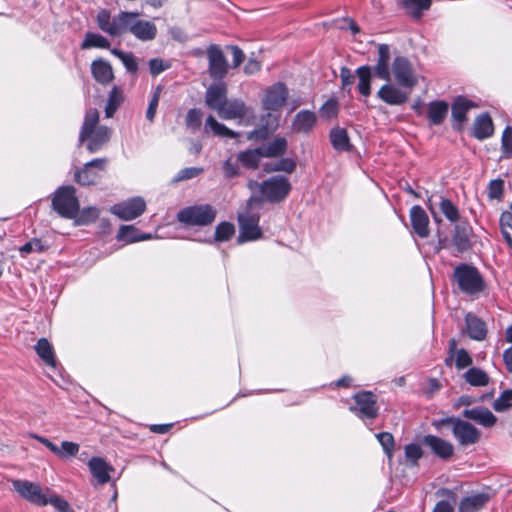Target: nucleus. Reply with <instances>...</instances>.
Segmentation results:
<instances>
[{"label": "nucleus", "instance_id": "f257e3e1", "mask_svg": "<svg viewBox=\"0 0 512 512\" xmlns=\"http://www.w3.org/2000/svg\"><path fill=\"white\" fill-rule=\"evenodd\" d=\"M139 12L122 11L114 17L107 9H101L96 16L98 28L111 37L130 32L141 41H151L157 35V27L151 21L138 19Z\"/></svg>", "mask_w": 512, "mask_h": 512}, {"label": "nucleus", "instance_id": "f03ea898", "mask_svg": "<svg viewBox=\"0 0 512 512\" xmlns=\"http://www.w3.org/2000/svg\"><path fill=\"white\" fill-rule=\"evenodd\" d=\"M98 122V110L95 108L88 109L79 134V142L87 141L86 147L90 153L99 151L111 138V129L107 126L98 125Z\"/></svg>", "mask_w": 512, "mask_h": 512}, {"label": "nucleus", "instance_id": "7ed1b4c3", "mask_svg": "<svg viewBox=\"0 0 512 512\" xmlns=\"http://www.w3.org/2000/svg\"><path fill=\"white\" fill-rule=\"evenodd\" d=\"M216 214V209L209 204L193 205L181 209L177 219L188 226H207L215 221Z\"/></svg>", "mask_w": 512, "mask_h": 512}, {"label": "nucleus", "instance_id": "20e7f679", "mask_svg": "<svg viewBox=\"0 0 512 512\" xmlns=\"http://www.w3.org/2000/svg\"><path fill=\"white\" fill-rule=\"evenodd\" d=\"M53 209L62 217L74 219L79 211V201L73 186L58 188L52 198Z\"/></svg>", "mask_w": 512, "mask_h": 512}, {"label": "nucleus", "instance_id": "39448f33", "mask_svg": "<svg viewBox=\"0 0 512 512\" xmlns=\"http://www.w3.org/2000/svg\"><path fill=\"white\" fill-rule=\"evenodd\" d=\"M253 203L254 200L250 199L246 209L238 214L240 228L238 243L240 244L247 241H254L262 237V230L259 226V213L251 210Z\"/></svg>", "mask_w": 512, "mask_h": 512}, {"label": "nucleus", "instance_id": "423d86ee", "mask_svg": "<svg viewBox=\"0 0 512 512\" xmlns=\"http://www.w3.org/2000/svg\"><path fill=\"white\" fill-rule=\"evenodd\" d=\"M454 278L459 289L471 296L479 294L485 287L484 280L478 270L467 264H461L455 268Z\"/></svg>", "mask_w": 512, "mask_h": 512}, {"label": "nucleus", "instance_id": "0eeeda50", "mask_svg": "<svg viewBox=\"0 0 512 512\" xmlns=\"http://www.w3.org/2000/svg\"><path fill=\"white\" fill-rule=\"evenodd\" d=\"M391 75L403 89L411 91L418 84V76L413 65L404 56L394 58L391 66Z\"/></svg>", "mask_w": 512, "mask_h": 512}, {"label": "nucleus", "instance_id": "6e6552de", "mask_svg": "<svg viewBox=\"0 0 512 512\" xmlns=\"http://www.w3.org/2000/svg\"><path fill=\"white\" fill-rule=\"evenodd\" d=\"M291 185L284 176H273L262 182L260 193L269 202H280L290 192Z\"/></svg>", "mask_w": 512, "mask_h": 512}, {"label": "nucleus", "instance_id": "1a4fd4ad", "mask_svg": "<svg viewBox=\"0 0 512 512\" xmlns=\"http://www.w3.org/2000/svg\"><path fill=\"white\" fill-rule=\"evenodd\" d=\"M107 162L106 158H96L87 162L81 169L75 171V181L82 186L97 184L101 179V173L105 171Z\"/></svg>", "mask_w": 512, "mask_h": 512}, {"label": "nucleus", "instance_id": "9d476101", "mask_svg": "<svg viewBox=\"0 0 512 512\" xmlns=\"http://www.w3.org/2000/svg\"><path fill=\"white\" fill-rule=\"evenodd\" d=\"M218 116L224 120H235L245 121L248 124L250 121L255 119L254 110L252 107L247 106L241 99H230L227 100L225 105L219 111Z\"/></svg>", "mask_w": 512, "mask_h": 512}, {"label": "nucleus", "instance_id": "9b49d317", "mask_svg": "<svg viewBox=\"0 0 512 512\" xmlns=\"http://www.w3.org/2000/svg\"><path fill=\"white\" fill-rule=\"evenodd\" d=\"M355 405L350 406V411L360 419H375L378 415L377 401L373 393L363 391L353 396Z\"/></svg>", "mask_w": 512, "mask_h": 512}, {"label": "nucleus", "instance_id": "f8f14e48", "mask_svg": "<svg viewBox=\"0 0 512 512\" xmlns=\"http://www.w3.org/2000/svg\"><path fill=\"white\" fill-rule=\"evenodd\" d=\"M145 209V200L142 197H133L113 205L110 212L124 221H130L141 216Z\"/></svg>", "mask_w": 512, "mask_h": 512}, {"label": "nucleus", "instance_id": "ddd939ff", "mask_svg": "<svg viewBox=\"0 0 512 512\" xmlns=\"http://www.w3.org/2000/svg\"><path fill=\"white\" fill-rule=\"evenodd\" d=\"M12 485L15 491L25 500L38 506L48 504V497L42 492L38 484L27 480H13Z\"/></svg>", "mask_w": 512, "mask_h": 512}, {"label": "nucleus", "instance_id": "4468645a", "mask_svg": "<svg viewBox=\"0 0 512 512\" xmlns=\"http://www.w3.org/2000/svg\"><path fill=\"white\" fill-rule=\"evenodd\" d=\"M452 434L461 446L474 445L481 436V432L474 425L460 418L456 421Z\"/></svg>", "mask_w": 512, "mask_h": 512}, {"label": "nucleus", "instance_id": "2eb2a0df", "mask_svg": "<svg viewBox=\"0 0 512 512\" xmlns=\"http://www.w3.org/2000/svg\"><path fill=\"white\" fill-rule=\"evenodd\" d=\"M207 57L211 78L223 79L228 71V63L222 50L217 45H211L207 50Z\"/></svg>", "mask_w": 512, "mask_h": 512}, {"label": "nucleus", "instance_id": "dca6fc26", "mask_svg": "<svg viewBox=\"0 0 512 512\" xmlns=\"http://www.w3.org/2000/svg\"><path fill=\"white\" fill-rule=\"evenodd\" d=\"M288 90L283 83H277L267 89L263 99V108L268 111H278L285 104Z\"/></svg>", "mask_w": 512, "mask_h": 512}, {"label": "nucleus", "instance_id": "f3484780", "mask_svg": "<svg viewBox=\"0 0 512 512\" xmlns=\"http://www.w3.org/2000/svg\"><path fill=\"white\" fill-rule=\"evenodd\" d=\"M227 86L225 83H214L210 85L205 93V103L206 105L219 113L222 107L227 102Z\"/></svg>", "mask_w": 512, "mask_h": 512}, {"label": "nucleus", "instance_id": "a211bd4d", "mask_svg": "<svg viewBox=\"0 0 512 512\" xmlns=\"http://www.w3.org/2000/svg\"><path fill=\"white\" fill-rule=\"evenodd\" d=\"M410 92L388 82L378 90L377 97L389 105H402L408 100Z\"/></svg>", "mask_w": 512, "mask_h": 512}, {"label": "nucleus", "instance_id": "6ab92c4d", "mask_svg": "<svg viewBox=\"0 0 512 512\" xmlns=\"http://www.w3.org/2000/svg\"><path fill=\"white\" fill-rule=\"evenodd\" d=\"M88 468L99 485L108 483L111 480L110 473L115 470L114 467L102 457H92L88 461Z\"/></svg>", "mask_w": 512, "mask_h": 512}, {"label": "nucleus", "instance_id": "aec40b11", "mask_svg": "<svg viewBox=\"0 0 512 512\" xmlns=\"http://www.w3.org/2000/svg\"><path fill=\"white\" fill-rule=\"evenodd\" d=\"M423 444L441 459L450 458L454 452L452 443L435 435H426L423 438Z\"/></svg>", "mask_w": 512, "mask_h": 512}, {"label": "nucleus", "instance_id": "412c9836", "mask_svg": "<svg viewBox=\"0 0 512 512\" xmlns=\"http://www.w3.org/2000/svg\"><path fill=\"white\" fill-rule=\"evenodd\" d=\"M411 225L414 232L421 238H426L429 235V218L425 210L415 205L410 210Z\"/></svg>", "mask_w": 512, "mask_h": 512}, {"label": "nucleus", "instance_id": "4be33fe9", "mask_svg": "<svg viewBox=\"0 0 512 512\" xmlns=\"http://www.w3.org/2000/svg\"><path fill=\"white\" fill-rule=\"evenodd\" d=\"M317 123L316 114L310 110L299 111L292 122V130L296 133L309 134Z\"/></svg>", "mask_w": 512, "mask_h": 512}, {"label": "nucleus", "instance_id": "5701e85b", "mask_svg": "<svg viewBox=\"0 0 512 512\" xmlns=\"http://www.w3.org/2000/svg\"><path fill=\"white\" fill-rule=\"evenodd\" d=\"M91 73L95 81L101 85H108L114 79L112 66L102 58L96 59L91 63Z\"/></svg>", "mask_w": 512, "mask_h": 512}, {"label": "nucleus", "instance_id": "b1692460", "mask_svg": "<svg viewBox=\"0 0 512 512\" xmlns=\"http://www.w3.org/2000/svg\"><path fill=\"white\" fill-rule=\"evenodd\" d=\"M463 416L483 427H492L497 422L496 416L486 407L479 406L463 411Z\"/></svg>", "mask_w": 512, "mask_h": 512}, {"label": "nucleus", "instance_id": "393cba45", "mask_svg": "<svg viewBox=\"0 0 512 512\" xmlns=\"http://www.w3.org/2000/svg\"><path fill=\"white\" fill-rule=\"evenodd\" d=\"M477 106L478 105L474 101L467 99L466 97H456L451 107L453 120L459 124H462L467 119V112L472 108H476Z\"/></svg>", "mask_w": 512, "mask_h": 512}, {"label": "nucleus", "instance_id": "a878e982", "mask_svg": "<svg viewBox=\"0 0 512 512\" xmlns=\"http://www.w3.org/2000/svg\"><path fill=\"white\" fill-rule=\"evenodd\" d=\"M330 142L332 147L339 152H349L352 149L350 139L346 129L341 127H334L329 133Z\"/></svg>", "mask_w": 512, "mask_h": 512}, {"label": "nucleus", "instance_id": "bb28decb", "mask_svg": "<svg viewBox=\"0 0 512 512\" xmlns=\"http://www.w3.org/2000/svg\"><path fill=\"white\" fill-rule=\"evenodd\" d=\"M466 330L471 339L481 341L486 337L487 329L485 323L477 316L467 314L465 318Z\"/></svg>", "mask_w": 512, "mask_h": 512}, {"label": "nucleus", "instance_id": "cd10ccee", "mask_svg": "<svg viewBox=\"0 0 512 512\" xmlns=\"http://www.w3.org/2000/svg\"><path fill=\"white\" fill-rule=\"evenodd\" d=\"M494 128L491 117L487 113L479 115L474 122L473 135L483 140L493 134Z\"/></svg>", "mask_w": 512, "mask_h": 512}, {"label": "nucleus", "instance_id": "c85d7f7f", "mask_svg": "<svg viewBox=\"0 0 512 512\" xmlns=\"http://www.w3.org/2000/svg\"><path fill=\"white\" fill-rule=\"evenodd\" d=\"M488 495L484 493L465 497L459 504V512H478L488 502Z\"/></svg>", "mask_w": 512, "mask_h": 512}, {"label": "nucleus", "instance_id": "c756f323", "mask_svg": "<svg viewBox=\"0 0 512 512\" xmlns=\"http://www.w3.org/2000/svg\"><path fill=\"white\" fill-rule=\"evenodd\" d=\"M472 230L468 224L461 223L455 226L453 244L457 250L463 252L470 247V236Z\"/></svg>", "mask_w": 512, "mask_h": 512}, {"label": "nucleus", "instance_id": "7c9ffc66", "mask_svg": "<svg viewBox=\"0 0 512 512\" xmlns=\"http://www.w3.org/2000/svg\"><path fill=\"white\" fill-rule=\"evenodd\" d=\"M259 148L263 157H279L285 154L287 150V140L283 137H276L271 142H268Z\"/></svg>", "mask_w": 512, "mask_h": 512}, {"label": "nucleus", "instance_id": "2f4dec72", "mask_svg": "<svg viewBox=\"0 0 512 512\" xmlns=\"http://www.w3.org/2000/svg\"><path fill=\"white\" fill-rule=\"evenodd\" d=\"M448 103L445 101H432L428 105L427 116L433 125H440L447 116Z\"/></svg>", "mask_w": 512, "mask_h": 512}, {"label": "nucleus", "instance_id": "473e14b6", "mask_svg": "<svg viewBox=\"0 0 512 512\" xmlns=\"http://www.w3.org/2000/svg\"><path fill=\"white\" fill-rule=\"evenodd\" d=\"M356 76L358 78V91L364 97H368L371 94V79H372V68L368 65L360 66L356 69Z\"/></svg>", "mask_w": 512, "mask_h": 512}, {"label": "nucleus", "instance_id": "72a5a7b5", "mask_svg": "<svg viewBox=\"0 0 512 512\" xmlns=\"http://www.w3.org/2000/svg\"><path fill=\"white\" fill-rule=\"evenodd\" d=\"M35 351L38 354V356L48 365L51 367H55L56 360H55V354L54 349L50 342L46 338H41L37 341L35 345Z\"/></svg>", "mask_w": 512, "mask_h": 512}, {"label": "nucleus", "instance_id": "f704fd0d", "mask_svg": "<svg viewBox=\"0 0 512 512\" xmlns=\"http://www.w3.org/2000/svg\"><path fill=\"white\" fill-rule=\"evenodd\" d=\"M124 101V94L121 88L114 86L110 93L105 107V116L110 118Z\"/></svg>", "mask_w": 512, "mask_h": 512}, {"label": "nucleus", "instance_id": "c9c22d12", "mask_svg": "<svg viewBox=\"0 0 512 512\" xmlns=\"http://www.w3.org/2000/svg\"><path fill=\"white\" fill-rule=\"evenodd\" d=\"M206 128L211 129V131L220 137L225 138H237L240 136L238 132H235L228 128L226 125L218 122L212 115L208 116L205 123Z\"/></svg>", "mask_w": 512, "mask_h": 512}, {"label": "nucleus", "instance_id": "e433bc0d", "mask_svg": "<svg viewBox=\"0 0 512 512\" xmlns=\"http://www.w3.org/2000/svg\"><path fill=\"white\" fill-rule=\"evenodd\" d=\"M110 47L109 40L99 33L87 32L84 40L81 43V49L90 48H103L108 49Z\"/></svg>", "mask_w": 512, "mask_h": 512}, {"label": "nucleus", "instance_id": "4c0bfd02", "mask_svg": "<svg viewBox=\"0 0 512 512\" xmlns=\"http://www.w3.org/2000/svg\"><path fill=\"white\" fill-rule=\"evenodd\" d=\"M263 157L260 148L250 149L241 152L238 160L247 168L255 169L259 166L260 159Z\"/></svg>", "mask_w": 512, "mask_h": 512}, {"label": "nucleus", "instance_id": "58836bf2", "mask_svg": "<svg viewBox=\"0 0 512 512\" xmlns=\"http://www.w3.org/2000/svg\"><path fill=\"white\" fill-rule=\"evenodd\" d=\"M403 6L414 18H420L431 6V0H403Z\"/></svg>", "mask_w": 512, "mask_h": 512}, {"label": "nucleus", "instance_id": "ea45409f", "mask_svg": "<svg viewBox=\"0 0 512 512\" xmlns=\"http://www.w3.org/2000/svg\"><path fill=\"white\" fill-rule=\"evenodd\" d=\"M466 381L472 386H486L489 383L487 373L479 368L472 367L465 374Z\"/></svg>", "mask_w": 512, "mask_h": 512}, {"label": "nucleus", "instance_id": "a19ab883", "mask_svg": "<svg viewBox=\"0 0 512 512\" xmlns=\"http://www.w3.org/2000/svg\"><path fill=\"white\" fill-rule=\"evenodd\" d=\"M450 352L455 353V365L459 370L472 364V358L465 349H456V341L454 339L450 341Z\"/></svg>", "mask_w": 512, "mask_h": 512}, {"label": "nucleus", "instance_id": "79ce46f5", "mask_svg": "<svg viewBox=\"0 0 512 512\" xmlns=\"http://www.w3.org/2000/svg\"><path fill=\"white\" fill-rule=\"evenodd\" d=\"M499 222L501 234L507 245L512 249V213L508 211L503 212Z\"/></svg>", "mask_w": 512, "mask_h": 512}, {"label": "nucleus", "instance_id": "37998d69", "mask_svg": "<svg viewBox=\"0 0 512 512\" xmlns=\"http://www.w3.org/2000/svg\"><path fill=\"white\" fill-rule=\"evenodd\" d=\"M111 53L122 62L128 72L137 73L138 63L132 53H126L119 49H112Z\"/></svg>", "mask_w": 512, "mask_h": 512}, {"label": "nucleus", "instance_id": "c03bdc74", "mask_svg": "<svg viewBox=\"0 0 512 512\" xmlns=\"http://www.w3.org/2000/svg\"><path fill=\"white\" fill-rule=\"evenodd\" d=\"M100 211L96 207H88L84 208L81 211H78L76 215L75 223L77 225H88L94 222L99 217Z\"/></svg>", "mask_w": 512, "mask_h": 512}, {"label": "nucleus", "instance_id": "a18cd8bd", "mask_svg": "<svg viewBox=\"0 0 512 512\" xmlns=\"http://www.w3.org/2000/svg\"><path fill=\"white\" fill-rule=\"evenodd\" d=\"M117 239L126 243L139 241V230L133 225H122L117 233Z\"/></svg>", "mask_w": 512, "mask_h": 512}, {"label": "nucleus", "instance_id": "49530a36", "mask_svg": "<svg viewBox=\"0 0 512 512\" xmlns=\"http://www.w3.org/2000/svg\"><path fill=\"white\" fill-rule=\"evenodd\" d=\"M296 168V163L290 158H282L274 164H266L264 170L266 172L283 171L292 173Z\"/></svg>", "mask_w": 512, "mask_h": 512}, {"label": "nucleus", "instance_id": "de8ad7c7", "mask_svg": "<svg viewBox=\"0 0 512 512\" xmlns=\"http://www.w3.org/2000/svg\"><path fill=\"white\" fill-rule=\"evenodd\" d=\"M204 172L202 167H186L178 171V173L172 179L173 183H179L182 181L190 180L198 177Z\"/></svg>", "mask_w": 512, "mask_h": 512}, {"label": "nucleus", "instance_id": "09e8293b", "mask_svg": "<svg viewBox=\"0 0 512 512\" xmlns=\"http://www.w3.org/2000/svg\"><path fill=\"white\" fill-rule=\"evenodd\" d=\"M235 233L234 225L229 222H221L215 229V241H227Z\"/></svg>", "mask_w": 512, "mask_h": 512}, {"label": "nucleus", "instance_id": "8fccbe9b", "mask_svg": "<svg viewBox=\"0 0 512 512\" xmlns=\"http://www.w3.org/2000/svg\"><path fill=\"white\" fill-rule=\"evenodd\" d=\"M512 406V390L503 391L493 402V408L497 412H504Z\"/></svg>", "mask_w": 512, "mask_h": 512}, {"label": "nucleus", "instance_id": "3c124183", "mask_svg": "<svg viewBox=\"0 0 512 512\" xmlns=\"http://www.w3.org/2000/svg\"><path fill=\"white\" fill-rule=\"evenodd\" d=\"M161 93H162V87L161 86H157L155 88L152 96H151L150 101H149V105H148V108H147V111H146V118L150 122H153V120L155 118Z\"/></svg>", "mask_w": 512, "mask_h": 512}, {"label": "nucleus", "instance_id": "603ef678", "mask_svg": "<svg viewBox=\"0 0 512 512\" xmlns=\"http://www.w3.org/2000/svg\"><path fill=\"white\" fill-rule=\"evenodd\" d=\"M440 209L450 222H456L459 219L457 207L449 199H442Z\"/></svg>", "mask_w": 512, "mask_h": 512}, {"label": "nucleus", "instance_id": "864d4df0", "mask_svg": "<svg viewBox=\"0 0 512 512\" xmlns=\"http://www.w3.org/2000/svg\"><path fill=\"white\" fill-rule=\"evenodd\" d=\"M58 451L56 455L60 458L75 456L79 452V445L75 442L63 441Z\"/></svg>", "mask_w": 512, "mask_h": 512}, {"label": "nucleus", "instance_id": "5fc2aeb1", "mask_svg": "<svg viewBox=\"0 0 512 512\" xmlns=\"http://www.w3.org/2000/svg\"><path fill=\"white\" fill-rule=\"evenodd\" d=\"M422 454V449L418 444H409L405 447V457L407 461L411 462V465H416Z\"/></svg>", "mask_w": 512, "mask_h": 512}, {"label": "nucleus", "instance_id": "6e6d98bb", "mask_svg": "<svg viewBox=\"0 0 512 512\" xmlns=\"http://www.w3.org/2000/svg\"><path fill=\"white\" fill-rule=\"evenodd\" d=\"M202 112L199 109H190L186 115V125L193 129L199 128L202 121Z\"/></svg>", "mask_w": 512, "mask_h": 512}, {"label": "nucleus", "instance_id": "4d7b16f0", "mask_svg": "<svg viewBox=\"0 0 512 512\" xmlns=\"http://www.w3.org/2000/svg\"><path fill=\"white\" fill-rule=\"evenodd\" d=\"M170 68V64L160 58H153L149 61L150 73L153 76L159 75Z\"/></svg>", "mask_w": 512, "mask_h": 512}, {"label": "nucleus", "instance_id": "13d9d810", "mask_svg": "<svg viewBox=\"0 0 512 512\" xmlns=\"http://www.w3.org/2000/svg\"><path fill=\"white\" fill-rule=\"evenodd\" d=\"M340 79L342 83V88L350 91L351 86L354 84L355 75L352 71L347 67H342L340 69Z\"/></svg>", "mask_w": 512, "mask_h": 512}, {"label": "nucleus", "instance_id": "bf43d9fd", "mask_svg": "<svg viewBox=\"0 0 512 512\" xmlns=\"http://www.w3.org/2000/svg\"><path fill=\"white\" fill-rule=\"evenodd\" d=\"M378 441L380 442L381 446L383 447L384 451L390 455L393 445H394V438L392 434L388 432H381L376 435Z\"/></svg>", "mask_w": 512, "mask_h": 512}, {"label": "nucleus", "instance_id": "052dcab7", "mask_svg": "<svg viewBox=\"0 0 512 512\" xmlns=\"http://www.w3.org/2000/svg\"><path fill=\"white\" fill-rule=\"evenodd\" d=\"M44 250V246L39 239H33L22 247H20L19 251L22 255H27L31 252H42Z\"/></svg>", "mask_w": 512, "mask_h": 512}, {"label": "nucleus", "instance_id": "680f3d73", "mask_svg": "<svg viewBox=\"0 0 512 512\" xmlns=\"http://www.w3.org/2000/svg\"><path fill=\"white\" fill-rule=\"evenodd\" d=\"M502 149L505 154L512 155V127L507 126L502 134Z\"/></svg>", "mask_w": 512, "mask_h": 512}, {"label": "nucleus", "instance_id": "e2e57ef3", "mask_svg": "<svg viewBox=\"0 0 512 512\" xmlns=\"http://www.w3.org/2000/svg\"><path fill=\"white\" fill-rule=\"evenodd\" d=\"M338 105L333 99L327 100L321 107L320 112L327 118H332L337 115Z\"/></svg>", "mask_w": 512, "mask_h": 512}, {"label": "nucleus", "instance_id": "0e129e2a", "mask_svg": "<svg viewBox=\"0 0 512 512\" xmlns=\"http://www.w3.org/2000/svg\"><path fill=\"white\" fill-rule=\"evenodd\" d=\"M373 71L376 77L387 82L391 81V70L388 65L377 62Z\"/></svg>", "mask_w": 512, "mask_h": 512}, {"label": "nucleus", "instance_id": "69168bd1", "mask_svg": "<svg viewBox=\"0 0 512 512\" xmlns=\"http://www.w3.org/2000/svg\"><path fill=\"white\" fill-rule=\"evenodd\" d=\"M223 172L226 178H233L239 174V167L236 161H232V159H227L223 163Z\"/></svg>", "mask_w": 512, "mask_h": 512}, {"label": "nucleus", "instance_id": "338daca9", "mask_svg": "<svg viewBox=\"0 0 512 512\" xmlns=\"http://www.w3.org/2000/svg\"><path fill=\"white\" fill-rule=\"evenodd\" d=\"M390 47L387 44H379L378 45V59L377 62L386 64L389 66L390 63Z\"/></svg>", "mask_w": 512, "mask_h": 512}, {"label": "nucleus", "instance_id": "774afa93", "mask_svg": "<svg viewBox=\"0 0 512 512\" xmlns=\"http://www.w3.org/2000/svg\"><path fill=\"white\" fill-rule=\"evenodd\" d=\"M268 128L263 126L247 134V139L250 141H262L268 137Z\"/></svg>", "mask_w": 512, "mask_h": 512}]
</instances>
